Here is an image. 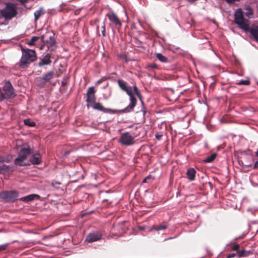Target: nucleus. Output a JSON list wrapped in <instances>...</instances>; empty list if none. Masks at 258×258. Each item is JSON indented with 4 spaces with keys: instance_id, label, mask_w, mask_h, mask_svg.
I'll return each mask as SVG.
<instances>
[{
    "instance_id": "1",
    "label": "nucleus",
    "mask_w": 258,
    "mask_h": 258,
    "mask_svg": "<svg viewBox=\"0 0 258 258\" xmlns=\"http://www.w3.org/2000/svg\"><path fill=\"white\" fill-rule=\"evenodd\" d=\"M118 84L120 88L123 91H125L130 97V103L126 108L121 111L112 110L111 109L104 108L100 103L95 102L94 101V102H93L94 103L92 106L93 108L102 111L104 113H115L118 112H128L132 111L137 104V99L135 97L134 94H136L142 101L141 94L136 86H134L133 88H132L131 86H127L125 82L120 80L118 81Z\"/></svg>"
},
{
    "instance_id": "31",
    "label": "nucleus",
    "mask_w": 258,
    "mask_h": 258,
    "mask_svg": "<svg viewBox=\"0 0 258 258\" xmlns=\"http://www.w3.org/2000/svg\"><path fill=\"white\" fill-rule=\"evenodd\" d=\"M236 255L235 253H231L227 256V258H232Z\"/></svg>"
},
{
    "instance_id": "23",
    "label": "nucleus",
    "mask_w": 258,
    "mask_h": 258,
    "mask_svg": "<svg viewBox=\"0 0 258 258\" xmlns=\"http://www.w3.org/2000/svg\"><path fill=\"white\" fill-rule=\"evenodd\" d=\"M24 121L25 125L29 126H34L36 125L35 122L30 119H25Z\"/></svg>"
},
{
    "instance_id": "28",
    "label": "nucleus",
    "mask_w": 258,
    "mask_h": 258,
    "mask_svg": "<svg viewBox=\"0 0 258 258\" xmlns=\"http://www.w3.org/2000/svg\"><path fill=\"white\" fill-rule=\"evenodd\" d=\"M239 248V245L238 244H235L233 245L232 247V249L233 250H237Z\"/></svg>"
},
{
    "instance_id": "39",
    "label": "nucleus",
    "mask_w": 258,
    "mask_h": 258,
    "mask_svg": "<svg viewBox=\"0 0 258 258\" xmlns=\"http://www.w3.org/2000/svg\"><path fill=\"white\" fill-rule=\"evenodd\" d=\"M22 2H26L27 0H21Z\"/></svg>"
},
{
    "instance_id": "33",
    "label": "nucleus",
    "mask_w": 258,
    "mask_h": 258,
    "mask_svg": "<svg viewBox=\"0 0 258 258\" xmlns=\"http://www.w3.org/2000/svg\"><path fill=\"white\" fill-rule=\"evenodd\" d=\"M6 161V159L4 157L2 156H0V162H3Z\"/></svg>"
},
{
    "instance_id": "35",
    "label": "nucleus",
    "mask_w": 258,
    "mask_h": 258,
    "mask_svg": "<svg viewBox=\"0 0 258 258\" xmlns=\"http://www.w3.org/2000/svg\"><path fill=\"white\" fill-rule=\"evenodd\" d=\"M103 28V30L102 31V34H103V36H105V25H104Z\"/></svg>"
},
{
    "instance_id": "7",
    "label": "nucleus",
    "mask_w": 258,
    "mask_h": 258,
    "mask_svg": "<svg viewBox=\"0 0 258 258\" xmlns=\"http://www.w3.org/2000/svg\"><path fill=\"white\" fill-rule=\"evenodd\" d=\"M3 91L4 92V96H6V99L13 98L15 95L14 89L10 81H7L5 83L3 87Z\"/></svg>"
},
{
    "instance_id": "37",
    "label": "nucleus",
    "mask_w": 258,
    "mask_h": 258,
    "mask_svg": "<svg viewBox=\"0 0 258 258\" xmlns=\"http://www.w3.org/2000/svg\"><path fill=\"white\" fill-rule=\"evenodd\" d=\"M101 82H102L101 80H99V81H97V83H100Z\"/></svg>"
},
{
    "instance_id": "29",
    "label": "nucleus",
    "mask_w": 258,
    "mask_h": 258,
    "mask_svg": "<svg viewBox=\"0 0 258 258\" xmlns=\"http://www.w3.org/2000/svg\"><path fill=\"white\" fill-rule=\"evenodd\" d=\"M7 246V244L0 245V251L6 249Z\"/></svg>"
},
{
    "instance_id": "19",
    "label": "nucleus",
    "mask_w": 258,
    "mask_h": 258,
    "mask_svg": "<svg viewBox=\"0 0 258 258\" xmlns=\"http://www.w3.org/2000/svg\"><path fill=\"white\" fill-rule=\"evenodd\" d=\"M217 154L213 153L210 156H208L204 160V162L205 163H211L212 162L216 157Z\"/></svg>"
},
{
    "instance_id": "6",
    "label": "nucleus",
    "mask_w": 258,
    "mask_h": 258,
    "mask_svg": "<svg viewBox=\"0 0 258 258\" xmlns=\"http://www.w3.org/2000/svg\"><path fill=\"white\" fill-rule=\"evenodd\" d=\"M119 142L123 145L130 146L134 143V137L128 132H126L121 135Z\"/></svg>"
},
{
    "instance_id": "3",
    "label": "nucleus",
    "mask_w": 258,
    "mask_h": 258,
    "mask_svg": "<svg viewBox=\"0 0 258 258\" xmlns=\"http://www.w3.org/2000/svg\"><path fill=\"white\" fill-rule=\"evenodd\" d=\"M22 55L20 62V66L24 67L36 59V54L35 50L29 49L22 48Z\"/></svg>"
},
{
    "instance_id": "26",
    "label": "nucleus",
    "mask_w": 258,
    "mask_h": 258,
    "mask_svg": "<svg viewBox=\"0 0 258 258\" xmlns=\"http://www.w3.org/2000/svg\"><path fill=\"white\" fill-rule=\"evenodd\" d=\"M42 14V10H39L34 13V16H35V20L37 21L41 16Z\"/></svg>"
},
{
    "instance_id": "38",
    "label": "nucleus",
    "mask_w": 258,
    "mask_h": 258,
    "mask_svg": "<svg viewBox=\"0 0 258 258\" xmlns=\"http://www.w3.org/2000/svg\"><path fill=\"white\" fill-rule=\"evenodd\" d=\"M255 155L258 157V151L255 152Z\"/></svg>"
},
{
    "instance_id": "17",
    "label": "nucleus",
    "mask_w": 258,
    "mask_h": 258,
    "mask_svg": "<svg viewBox=\"0 0 258 258\" xmlns=\"http://www.w3.org/2000/svg\"><path fill=\"white\" fill-rule=\"evenodd\" d=\"M196 171L194 168H190L187 171V176L189 180L192 181L195 179Z\"/></svg>"
},
{
    "instance_id": "8",
    "label": "nucleus",
    "mask_w": 258,
    "mask_h": 258,
    "mask_svg": "<svg viewBox=\"0 0 258 258\" xmlns=\"http://www.w3.org/2000/svg\"><path fill=\"white\" fill-rule=\"evenodd\" d=\"M18 196V192L16 191H5L0 194L1 198L11 202L15 201Z\"/></svg>"
},
{
    "instance_id": "30",
    "label": "nucleus",
    "mask_w": 258,
    "mask_h": 258,
    "mask_svg": "<svg viewBox=\"0 0 258 258\" xmlns=\"http://www.w3.org/2000/svg\"><path fill=\"white\" fill-rule=\"evenodd\" d=\"M151 178L150 175L147 176L143 181V182H148V180Z\"/></svg>"
},
{
    "instance_id": "36",
    "label": "nucleus",
    "mask_w": 258,
    "mask_h": 258,
    "mask_svg": "<svg viewBox=\"0 0 258 258\" xmlns=\"http://www.w3.org/2000/svg\"><path fill=\"white\" fill-rule=\"evenodd\" d=\"M257 167H258V161L255 162V163L254 164V168H257Z\"/></svg>"
},
{
    "instance_id": "5",
    "label": "nucleus",
    "mask_w": 258,
    "mask_h": 258,
    "mask_svg": "<svg viewBox=\"0 0 258 258\" xmlns=\"http://www.w3.org/2000/svg\"><path fill=\"white\" fill-rule=\"evenodd\" d=\"M30 154V150L29 148L22 149L21 150L18 158H16L15 160V164L19 166L26 165L27 164L24 163V161Z\"/></svg>"
},
{
    "instance_id": "14",
    "label": "nucleus",
    "mask_w": 258,
    "mask_h": 258,
    "mask_svg": "<svg viewBox=\"0 0 258 258\" xmlns=\"http://www.w3.org/2000/svg\"><path fill=\"white\" fill-rule=\"evenodd\" d=\"M39 198H40V196L38 195L31 194V195H29L28 196L21 198L20 199V200L23 201V202H30V201H32L33 200H34L35 198L38 199Z\"/></svg>"
},
{
    "instance_id": "13",
    "label": "nucleus",
    "mask_w": 258,
    "mask_h": 258,
    "mask_svg": "<svg viewBox=\"0 0 258 258\" xmlns=\"http://www.w3.org/2000/svg\"><path fill=\"white\" fill-rule=\"evenodd\" d=\"M30 162L33 164H39L41 162L40 155L39 153L33 154L30 158Z\"/></svg>"
},
{
    "instance_id": "34",
    "label": "nucleus",
    "mask_w": 258,
    "mask_h": 258,
    "mask_svg": "<svg viewBox=\"0 0 258 258\" xmlns=\"http://www.w3.org/2000/svg\"><path fill=\"white\" fill-rule=\"evenodd\" d=\"M161 137H162L161 135H159V134H156V138L157 139H158V140H159L161 138Z\"/></svg>"
},
{
    "instance_id": "24",
    "label": "nucleus",
    "mask_w": 258,
    "mask_h": 258,
    "mask_svg": "<svg viewBox=\"0 0 258 258\" xmlns=\"http://www.w3.org/2000/svg\"><path fill=\"white\" fill-rule=\"evenodd\" d=\"M247 12H245V15L249 18H251L253 15L252 10L249 7L246 9Z\"/></svg>"
},
{
    "instance_id": "22",
    "label": "nucleus",
    "mask_w": 258,
    "mask_h": 258,
    "mask_svg": "<svg viewBox=\"0 0 258 258\" xmlns=\"http://www.w3.org/2000/svg\"><path fill=\"white\" fill-rule=\"evenodd\" d=\"M237 255L239 257H242V256H247L249 253V251H247L245 250H242L239 251H237Z\"/></svg>"
},
{
    "instance_id": "25",
    "label": "nucleus",
    "mask_w": 258,
    "mask_h": 258,
    "mask_svg": "<svg viewBox=\"0 0 258 258\" xmlns=\"http://www.w3.org/2000/svg\"><path fill=\"white\" fill-rule=\"evenodd\" d=\"M167 225L165 224H162L159 226L154 227V229L157 231L165 229L167 228Z\"/></svg>"
},
{
    "instance_id": "15",
    "label": "nucleus",
    "mask_w": 258,
    "mask_h": 258,
    "mask_svg": "<svg viewBox=\"0 0 258 258\" xmlns=\"http://www.w3.org/2000/svg\"><path fill=\"white\" fill-rule=\"evenodd\" d=\"M50 56L49 54L46 55L44 57L41 59L39 62L38 65L39 67H42L44 65H47L50 63L51 60L50 59Z\"/></svg>"
},
{
    "instance_id": "2",
    "label": "nucleus",
    "mask_w": 258,
    "mask_h": 258,
    "mask_svg": "<svg viewBox=\"0 0 258 258\" xmlns=\"http://www.w3.org/2000/svg\"><path fill=\"white\" fill-rule=\"evenodd\" d=\"M234 21L240 29L244 31H249L255 40L258 41V26H252L249 28V21L244 18L243 12L241 9H237L235 12Z\"/></svg>"
},
{
    "instance_id": "4",
    "label": "nucleus",
    "mask_w": 258,
    "mask_h": 258,
    "mask_svg": "<svg viewBox=\"0 0 258 258\" xmlns=\"http://www.w3.org/2000/svg\"><path fill=\"white\" fill-rule=\"evenodd\" d=\"M3 18L10 20L15 17L18 14L17 6L13 3H8L5 7L0 11Z\"/></svg>"
},
{
    "instance_id": "20",
    "label": "nucleus",
    "mask_w": 258,
    "mask_h": 258,
    "mask_svg": "<svg viewBox=\"0 0 258 258\" xmlns=\"http://www.w3.org/2000/svg\"><path fill=\"white\" fill-rule=\"evenodd\" d=\"M38 37L36 36H33L31 39L28 41L27 44L29 46H33L35 44V42L38 40Z\"/></svg>"
},
{
    "instance_id": "21",
    "label": "nucleus",
    "mask_w": 258,
    "mask_h": 258,
    "mask_svg": "<svg viewBox=\"0 0 258 258\" xmlns=\"http://www.w3.org/2000/svg\"><path fill=\"white\" fill-rule=\"evenodd\" d=\"M156 57L161 62H165L167 61V57L163 55L161 53H157L156 54Z\"/></svg>"
},
{
    "instance_id": "9",
    "label": "nucleus",
    "mask_w": 258,
    "mask_h": 258,
    "mask_svg": "<svg viewBox=\"0 0 258 258\" xmlns=\"http://www.w3.org/2000/svg\"><path fill=\"white\" fill-rule=\"evenodd\" d=\"M106 16L113 25H115L118 28L121 27V23L114 13H108L106 15Z\"/></svg>"
},
{
    "instance_id": "18",
    "label": "nucleus",
    "mask_w": 258,
    "mask_h": 258,
    "mask_svg": "<svg viewBox=\"0 0 258 258\" xmlns=\"http://www.w3.org/2000/svg\"><path fill=\"white\" fill-rule=\"evenodd\" d=\"M54 76V72L53 71H50L47 74H45L42 78L41 79L43 80L45 82H48L50 81Z\"/></svg>"
},
{
    "instance_id": "32",
    "label": "nucleus",
    "mask_w": 258,
    "mask_h": 258,
    "mask_svg": "<svg viewBox=\"0 0 258 258\" xmlns=\"http://www.w3.org/2000/svg\"><path fill=\"white\" fill-rule=\"evenodd\" d=\"M119 236L115 234H112L111 235V237L113 238H117L118 237H119Z\"/></svg>"
},
{
    "instance_id": "16",
    "label": "nucleus",
    "mask_w": 258,
    "mask_h": 258,
    "mask_svg": "<svg viewBox=\"0 0 258 258\" xmlns=\"http://www.w3.org/2000/svg\"><path fill=\"white\" fill-rule=\"evenodd\" d=\"M11 167L6 165H0V174H6L11 172Z\"/></svg>"
},
{
    "instance_id": "12",
    "label": "nucleus",
    "mask_w": 258,
    "mask_h": 258,
    "mask_svg": "<svg viewBox=\"0 0 258 258\" xmlns=\"http://www.w3.org/2000/svg\"><path fill=\"white\" fill-rule=\"evenodd\" d=\"M41 38L44 41H46V43H49L51 45H53L55 43L52 36L48 32L45 35L42 36Z\"/></svg>"
},
{
    "instance_id": "10",
    "label": "nucleus",
    "mask_w": 258,
    "mask_h": 258,
    "mask_svg": "<svg viewBox=\"0 0 258 258\" xmlns=\"http://www.w3.org/2000/svg\"><path fill=\"white\" fill-rule=\"evenodd\" d=\"M94 87H91L88 89L87 93V98L86 100L88 103H93V102H94L96 99Z\"/></svg>"
},
{
    "instance_id": "27",
    "label": "nucleus",
    "mask_w": 258,
    "mask_h": 258,
    "mask_svg": "<svg viewBox=\"0 0 258 258\" xmlns=\"http://www.w3.org/2000/svg\"><path fill=\"white\" fill-rule=\"evenodd\" d=\"M249 84H250V81L248 79L245 80H241L237 83V84H238V85H248Z\"/></svg>"
},
{
    "instance_id": "11",
    "label": "nucleus",
    "mask_w": 258,
    "mask_h": 258,
    "mask_svg": "<svg viewBox=\"0 0 258 258\" xmlns=\"http://www.w3.org/2000/svg\"><path fill=\"white\" fill-rule=\"evenodd\" d=\"M101 237L102 235L100 232H93L88 235L86 240L89 242H93L100 240Z\"/></svg>"
}]
</instances>
